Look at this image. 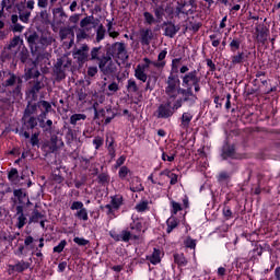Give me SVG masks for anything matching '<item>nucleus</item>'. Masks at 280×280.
<instances>
[{
    "instance_id": "30",
    "label": "nucleus",
    "mask_w": 280,
    "mask_h": 280,
    "mask_svg": "<svg viewBox=\"0 0 280 280\" xmlns=\"http://www.w3.org/2000/svg\"><path fill=\"white\" fill-rule=\"evenodd\" d=\"M151 264L156 265L161 264V250L154 248L152 256L149 258Z\"/></svg>"
},
{
    "instance_id": "58",
    "label": "nucleus",
    "mask_w": 280,
    "mask_h": 280,
    "mask_svg": "<svg viewBox=\"0 0 280 280\" xmlns=\"http://www.w3.org/2000/svg\"><path fill=\"white\" fill-rule=\"evenodd\" d=\"M40 45H51V38L42 36L39 37Z\"/></svg>"
},
{
    "instance_id": "2",
    "label": "nucleus",
    "mask_w": 280,
    "mask_h": 280,
    "mask_svg": "<svg viewBox=\"0 0 280 280\" xmlns=\"http://www.w3.org/2000/svg\"><path fill=\"white\" fill-rule=\"evenodd\" d=\"M166 95L167 102L160 104L158 109L154 112V117H156V119H170V117H172V115L183 106V102H185L183 98L176 101L177 96H172L170 94Z\"/></svg>"
},
{
    "instance_id": "18",
    "label": "nucleus",
    "mask_w": 280,
    "mask_h": 280,
    "mask_svg": "<svg viewBox=\"0 0 280 280\" xmlns=\"http://www.w3.org/2000/svg\"><path fill=\"white\" fill-rule=\"evenodd\" d=\"M191 2H177V7L175 9L176 16H180V14H189L191 12Z\"/></svg>"
},
{
    "instance_id": "5",
    "label": "nucleus",
    "mask_w": 280,
    "mask_h": 280,
    "mask_svg": "<svg viewBox=\"0 0 280 280\" xmlns=\"http://www.w3.org/2000/svg\"><path fill=\"white\" fill-rule=\"evenodd\" d=\"M135 78L140 80V82H147V91H154V86H156V81L159 78L156 75H149L145 73V70H141L140 68L135 69Z\"/></svg>"
},
{
    "instance_id": "22",
    "label": "nucleus",
    "mask_w": 280,
    "mask_h": 280,
    "mask_svg": "<svg viewBox=\"0 0 280 280\" xmlns=\"http://www.w3.org/2000/svg\"><path fill=\"white\" fill-rule=\"evenodd\" d=\"M55 73L59 80H65L66 74H65V66H62V60H58L57 63L55 65Z\"/></svg>"
},
{
    "instance_id": "23",
    "label": "nucleus",
    "mask_w": 280,
    "mask_h": 280,
    "mask_svg": "<svg viewBox=\"0 0 280 280\" xmlns=\"http://www.w3.org/2000/svg\"><path fill=\"white\" fill-rule=\"evenodd\" d=\"M192 119H194V115H191V113H189V112L184 113L180 118L182 128H189V124H191Z\"/></svg>"
},
{
    "instance_id": "49",
    "label": "nucleus",
    "mask_w": 280,
    "mask_h": 280,
    "mask_svg": "<svg viewBox=\"0 0 280 280\" xmlns=\"http://www.w3.org/2000/svg\"><path fill=\"white\" fill-rule=\"evenodd\" d=\"M49 112H42V115L38 116V121L40 124V128H45V119H47V114Z\"/></svg>"
},
{
    "instance_id": "35",
    "label": "nucleus",
    "mask_w": 280,
    "mask_h": 280,
    "mask_svg": "<svg viewBox=\"0 0 280 280\" xmlns=\"http://www.w3.org/2000/svg\"><path fill=\"white\" fill-rule=\"evenodd\" d=\"M244 62V52L232 56V65H242Z\"/></svg>"
},
{
    "instance_id": "24",
    "label": "nucleus",
    "mask_w": 280,
    "mask_h": 280,
    "mask_svg": "<svg viewBox=\"0 0 280 280\" xmlns=\"http://www.w3.org/2000/svg\"><path fill=\"white\" fill-rule=\"evenodd\" d=\"M110 205L113 209H119L124 205V197L121 195H115L112 197Z\"/></svg>"
},
{
    "instance_id": "46",
    "label": "nucleus",
    "mask_w": 280,
    "mask_h": 280,
    "mask_svg": "<svg viewBox=\"0 0 280 280\" xmlns=\"http://www.w3.org/2000/svg\"><path fill=\"white\" fill-rule=\"evenodd\" d=\"M93 143L95 145V150H100V148H102V145H104V139L102 137H96L93 140Z\"/></svg>"
},
{
    "instance_id": "7",
    "label": "nucleus",
    "mask_w": 280,
    "mask_h": 280,
    "mask_svg": "<svg viewBox=\"0 0 280 280\" xmlns=\"http://www.w3.org/2000/svg\"><path fill=\"white\" fill-rule=\"evenodd\" d=\"M90 60L98 62H104L105 60H110V56H108V50H104V47H93L90 51Z\"/></svg>"
},
{
    "instance_id": "4",
    "label": "nucleus",
    "mask_w": 280,
    "mask_h": 280,
    "mask_svg": "<svg viewBox=\"0 0 280 280\" xmlns=\"http://www.w3.org/2000/svg\"><path fill=\"white\" fill-rule=\"evenodd\" d=\"M107 55L109 58H118L119 60H128V50H126V44L116 42L106 46Z\"/></svg>"
},
{
    "instance_id": "63",
    "label": "nucleus",
    "mask_w": 280,
    "mask_h": 280,
    "mask_svg": "<svg viewBox=\"0 0 280 280\" xmlns=\"http://www.w3.org/2000/svg\"><path fill=\"white\" fill-rule=\"evenodd\" d=\"M168 178H171V185H176L177 183H178V175H176V174H172V175H170V177Z\"/></svg>"
},
{
    "instance_id": "47",
    "label": "nucleus",
    "mask_w": 280,
    "mask_h": 280,
    "mask_svg": "<svg viewBox=\"0 0 280 280\" xmlns=\"http://www.w3.org/2000/svg\"><path fill=\"white\" fill-rule=\"evenodd\" d=\"M28 78H38L40 75V72L36 68H31L27 71Z\"/></svg>"
},
{
    "instance_id": "11",
    "label": "nucleus",
    "mask_w": 280,
    "mask_h": 280,
    "mask_svg": "<svg viewBox=\"0 0 280 280\" xmlns=\"http://www.w3.org/2000/svg\"><path fill=\"white\" fill-rule=\"evenodd\" d=\"M25 1L26 0H23L15 4L20 20H22L23 23H27L30 21V16H32V11L27 9V7L25 5Z\"/></svg>"
},
{
    "instance_id": "14",
    "label": "nucleus",
    "mask_w": 280,
    "mask_h": 280,
    "mask_svg": "<svg viewBox=\"0 0 280 280\" xmlns=\"http://www.w3.org/2000/svg\"><path fill=\"white\" fill-rule=\"evenodd\" d=\"M25 38L28 43V47L31 48L32 51H36L38 49V43L40 40V37L38 36V33L36 32H28L25 34Z\"/></svg>"
},
{
    "instance_id": "51",
    "label": "nucleus",
    "mask_w": 280,
    "mask_h": 280,
    "mask_svg": "<svg viewBox=\"0 0 280 280\" xmlns=\"http://www.w3.org/2000/svg\"><path fill=\"white\" fill-rule=\"evenodd\" d=\"M108 91L112 92V94L117 93V91H119V83H117V82H112V83L108 85Z\"/></svg>"
},
{
    "instance_id": "59",
    "label": "nucleus",
    "mask_w": 280,
    "mask_h": 280,
    "mask_svg": "<svg viewBox=\"0 0 280 280\" xmlns=\"http://www.w3.org/2000/svg\"><path fill=\"white\" fill-rule=\"evenodd\" d=\"M229 178H230V175L226 172H222V173L219 174V182L220 183H223V180H229Z\"/></svg>"
},
{
    "instance_id": "50",
    "label": "nucleus",
    "mask_w": 280,
    "mask_h": 280,
    "mask_svg": "<svg viewBox=\"0 0 280 280\" xmlns=\"http://www.w3.org/2000/svg\"><path fill=\"white\" fill-rule=\"evenodd\" d=\"M185 246L187 248H196V240H194L191 237H187L185 241Z\"/></svg>"
},
{
    "instance_id": "53",
    "label": "nucleus",
    "mask_w": 280,
    "mask_h": 280,
    "mask_svg": "<svg viewBox=\"0 0 280 280\" xmlns=\"http://www.w3.org/2000/svg\"><path fill=\"white\" fill-rule=\"evenodd\" d=\"M74 244H78V246H86L89 244V241L85 238L74 237L73 238Z\"/></svg>"
},
{
    "instance_id": "62",
    "label": "nucleus",
    "mask_w": 280,
    "mask_h": 280,
    "mask_svg": "<svg viewBox=\"0 0 280 280\" xmlns=\"http://www.w3.org/2000/svg\"><path fill=\"white\" fill-rule=\"evenodd\" d=\"M43 89V85L40 84L39 81H37L34 85H33V93H38V91H40Z\"/></svg>"
},
{
    "instance_id": "15",
    "label": "nucleus",
    "mask_w": 280,
    "mask_h": 280,
    "mask_svg": "<svg viewBox=\"0 0 280 280\" xmlns=\"http://www.w3.org/2000/svg\"><path fill=\"white\" fill-rule=\"evenodd\" d=\"M139 37L141 45H150L152 38H154V33L150 28H141Z\"/></svg>"
},
{
    "instance_id": "38",
    "label": "nucleus",
    "mask_w": 280,
    "mask_h": 280,
    "mask_svg": "<svg viewBox=\"0 0 280 280\" xmlns=\"http://www.w3.org/2000/svg\"><path fill=\"white\" fill-rule=\"evenodd\" d=\"M38 220H43V214L35 209L30 218V222H38Z\"/></svg>"
},
{
    "instance_id": "37",
    "label": "nucleus",
    "mask_w": 280,
    "mask_h": 280,
    "mask_svg": "<svg viewBox=\"0 0 280 280\" xmlns=\"http://www.w3.org/2000/svg\"><path fill=\"white\" fill-rule=\"evenodd\" d=\"M154 14H155L158 21H162L163 15L165 14V9H163V5H160V7L155 8L154 9Z\"/></svg>"
},
{
    "instance_id": "55",
    "label": "nucleus",
    "mask_w": 280,
    "mask_h": 280,
    "mask_svg": "<svg viewBox=\"0 0 280 280\" xmlns=\"http://www.w3.org/2000/svg\"><path fill=\"white\" fill-rule=\"evenodd\" d=\"M172 207H173V213L174 215H176L178 213V211H182V207H180V203L176 202V201H173L172 202Z\"/></svg>"
},
{
    "instance_id": "44",
    "label": "nucleus",
    "mask_w": 280,
    "mask_h": 280,
    "mask_svg": "<svg viewBox=\"0 0 280 280\" xmlns=\"http://www.w3.org/2000/svg\"><path fill=\"white\" fill-rule=\"evenodd\" d=\"M65 246H67V241L63 240L61 241L58 246L54 247V253H62V250H65Z\"/></svg>"
},
{
    "instance_id": "12",
    "label": "nucleus",
    "mask_w": 280,
    "mask_h": 280,
    "mask_svg": "<svg viewBox=\"0 0 280 280\" xmlns=\"http://www.w3.org/2000/svg\"><path fill=\"white\" fill-rule=\"evenodd\" d=\"M52 16H54V24L55 25H65L67 23V13H65V9L62 8H55L52 10Z\"/></svg>"
},
{
    "instance_id": "10",
    "label": "nucleus",
    "mask_w": 280,
    "mask_h": 280,
    "mask_svg": "<svg viewBox=\"0 0 280 280\" xmlns=\"http://www.w3.org/2000/svg\"><path fill=\"white\" fill-rule=\"evenodd\" d=\"M98 69L102 71L104 75H113V73L117 72V66L113 62V58L105 59L98 63Z\"/></svg>"
},
{
    "instance_id": "13",
    "label": "nucleus",
    "mask_w": 280,
    "mask_h": 280,
    "mask_svg": "<svg viewBox=\"0 0 280 280\" xmlns=\"http://www.w3.org/2000/svg\"><path fill=\"white\" fill-rule=\"evenodd\" d=\"M162 27L164 30V36L168 38H174V36L180 32V26H176L172 22H163Z\"/></svg>"
},
{
    "instance_id": "64",
    "label": "nucleus",
    "mask_w": 280,
    "mask_h": 280,
    "mask_svg": "<svg viewBox=\"0 0 280 280\" xmlns=\"http://www.w3.org/2000/svg\"><path fill=\"white\" fill-rule=\"evenodd\" d=\"M223 215H225V218H231L233 215V212L231 211V208L225 207L223 209Z\"/></svg>"
},
{
    "instance_id": "54",
    "label": "nucleus",
    "mask_w": 280,
    "mask_h": 280,
    "mask_svg": "<svg viewBox=\"0 0 280 280\" xmlns=\"http://www.w3.org/2000/svg\"><path fill=\"white\" fill-rule=\"evenodd\" d=\"M66 139H68V141H75V133L73 132V129H68Z\"/></svg>"
},
{
    "instance_id": "21",
    "label": "nucleus",
    "mask_w": 280,
    "mask_h": 280,
    "mask_svg": "<svg viewBox=\"0 0 280 280\" xmlns=\"http://www.w3.org/2000/svg\"><path fill=\"white\" fill-rule=\"evenodd\" d=\"M16 215L18 218V229H23L25 226V222H27V218L23 214V206L16 207Z\"/></svg>"
},
{
    "instance_id": "26",
    "label": "nucleus",
    "mask_w": 280,
    "mask_h": 280,
    "mask_svg": "<svg viewBox=\"0 0 280 280\" xmlns=\"http://www.w3.org/2000/svg\"><path fill=\"white\" fill-rule=\"evenodd\" d=\"M107 150L108 154L112 156V159H115V139L107 137L106 138Z\"/></svg>"
},
{
    "instance_id": "3",
    "label": "nucleus",
    "mask_w": 280,
    "mask_h": 280,
    "mask_svg": "<svg viewBox=\"0 0 280 280\" xmlns=\"http://www.w3.org/2000/svg\"><path fill=\"white\" fill-rule=\"evenodd\" d=\"M3 89H12L11 95H23V78L9 72V78L2 83Z\"/></svg>"
},
{
    "instance_id": "52",
    "label": "nucleus",
    "mask_w": 280,
    "mask_h": 280,
    "mask_svg": "<svg viewBox=\"0 0 280 280\" xmlns=\"http://www.w3.org/2000/svg\"><path fill=\"white\" fill-rule=\"evenodd\" d=\"M128 174H130V170H128L126 166H121L118 173L119 178H126Z\"/></svg>"
},
{
    "instance_id": "25",
    "label": "nucleus",
    "mask_w": 280,
    "mask_h": 280,
    "mask_svg": "<svg viewBox=\"0 0 280 280\" xmlns=\"http://www.w3.org/2000/svg\"><path fill=\"white\" fill-rule=\"evenodd\" d=\"M27 268H30V262L23 260L12 266V270L15 272H23V270H27Z\"/></svg>"
},
{
    "instance_id": "40",
    "label": "nucleus",
    "mask_w": 280,
    "mask_h": 280,
    "mask_svg": "<svg viewBox=\"0 0 280 280\" xmlns=\"http://www.w3.org/2000/svg\"><path fill=\"white\" fill-rule=\"evenodd\" d=\"M136 211L139 213H143V211H148V201H141L136 206Z\"/></svg>"
},
{
    "instance_id": "57",
    "label": "nucleus",
    "mask_w": 280,
    "mask_h": 280,
    "mask_svg": "<svg viewBox=\"0 0 280 280\" xmlns=\"http://www.w3.org/2000/svg\"><path fill=\"white\" fill-rule=\"evenodd\" d=\"M88 75H90V78H94V75H97V67H90L88 69Z\"/></svg>"
},
{
    "instance_id": "39",
    "label": "nucleus",
    "mask_w": 280,
    "mask_h": 280,
    "mask_svg": "<svg viewBox=\"0 0 280 280\" xmlns=\"http://www.w3.org/2000/svg\"><path fill=\"white\" fill-rule=\"evenodd\" d=\"M144 21L148 23V25H152L153 23H156V19H154V15L150 12H144L143 13Z\"/></svg>"
},
{
    "instance_id": "36",
    "label": "nucleus",
    "mask_w": 280,
    "mask_h": 280,
    "mask_svg": "<svg viewBox=\"0 0 280 280\" xmlns=\"http://www.w3.org/2000/svg\"><path fill=\"white\" fill-rule=\"evenodd\" d=\"M93 21H95V18L93 15L86 16L80 22V27H86V25L93 24Z\"/></svg>"
},
{
    "instance_id": "61",
    "label": "nucleus",
    "mask_w": 280,
    "mask_h": 280,
    "mask_svg": "<svg viewBox=\"0 0 280 280\" xmlns=\"http://www.w3.org/2000/svg\"><path fill=\"white\" fill-rule=\"evenodd\" d=\"M100 183H108V175L106 173H102L98 175Z\"/></svg>"
},
{
    "instance_id": "56",
    "label": "nucleus",
    "mask_w": 280,
    "mask_h": 280,
    "mask_svg": "<svg viewBox=\"0 0 280 280\" xmlns=\"http://www.w3.org/2000/svg\"><path fill=\"white\" fill-rule=\"evenodd\" d=\"M40 133L38 132H35L32 135L31 137V144L32 145H38V137H39Z\"/></svg>"
},
{
    "instance_id": "42",
    "label": "nucleus",
    "mask_w": 280,
    "mask_h": 280,
    "mask_svg": "<svg viewBox=\"0 0 280 280\" xmlns=\"http://www.w3.org/2000/svg\"><path fill=\"white\" fill-rule=\"evenodd\" d=\"M37 103L39 105V108H40V106H43V108H45L44 112H46V113H50L51 112V104L49 102H47V101H39Z\"/></svg>"
},
{
    "instance_id": "9",
    "label": "nucleus",
    "mask_w": 280,
    "mask_h": 280,
    "mask_svg": "<svg viewBox=\"0 0 280 280\" xmlns=\"http://www.w3.org/2000/svg\"><path fill=\"white\" fill-rule=\"evenodd\" d=\"M73 58L78 61L79 65H84V62H88V60H90L89 45L83 44L81 47L74 49Z\"/></svg>"
},
{
    "instance_id": "48",
    "label": "nucleus",
    "mask_w": 280,
    "mask_h": 280,
    "mask_svg": "<svg viewBox=\"0 0 280 280\" xmlns=\"http://www.w3.org/2000/svg\"><path fill=\"white\" fill-rule=\"evenodd\" d=\"M77 95H78L79 102H85L86 92L84 91V89H80L79 91H77Z\"/></svg>"
},
{
    "instance_id": "29",
    "label": "nucleus",
    "mask_w": 280,
    "mask_h": 280,
    "mask_svg": "<svg viewBox=\"0 0 280 280\" xmlns=\"http://www.w3.org/2000/svg\"><path fill=\"white\" fill-rule=\"evenodd\" d=\"M127 91L129 93H137L139 91V85H137V81L129 79L127 82Z\"/></svg>"
},
{
    "instance_id": "45",
    "label": "nucleus",
    "mask_w": 280,
    "mask_h": 280,
    "mask_svg": "<svg viewBox=\"0 0 280 280\" xmlns=\"http://www.w3.org/2000/svg\"><path fill=\"white\" fill-rule=\"evenodd\" d=\"M8 178L9 180H16V178H19V171L16 168H12L9 172Z\"/></svg>"
},
{
    "instance_id": "17",
    "label": "nucleus",
    "mask_w": 280,
    "mask_h": 280,
    "mask_svg": "<svg viewBox=\"0 0 280 280\" xmlns=\"http://www.w3.org/2000/svg\"><path fill=\"white\" fill-rule=\"evenodd\" d=\"M223 161L226 159H240V155L235 152V145H225L221 154Z\"/></svg>"
},
{
    "instance_id": "41",
    "label": "nucleus",
    "mask_w": 280,
    "mask_h": 280,
    "mask_svg": "<svg viewBox=\"0 0 280 280\" xmlns=\"http://www.w3.org/2000/svg\"><path fill=\"white\" fill-rule=\"evenodd\" d=\"M257 40L258 43H266V40H268V32L266 31H260L259 34L257 35Z\"/></svg>"
},
{
    "instance_id": "6",
    "label": "nucleus",
    "mask_w": 280,
    "mask_h": 280,
    "mask_svg": "<svg viewBox=\"0 0 280 280\" xmlns=\"http://www.w3.org/2000/svg\"><path fill=\"white\" fill-rule=\"evenodd\" d=\"M38 126V118L35 116H23L22 117V127L20 129V135L30 139V132L27 130H34Z\"/></svg>"
},
{
    "instance_id": "33",
    "label": "nucleus",
    "mask_w": 280,
    "mask_h": 280,
    "mask_svg": "<svg viewBox=\"0 0 280 280\" xmlns=\"http://www.w3.org/2000/svg\"><path fill=\"white\" fill-rule=\"evenodd\" d=\"M19 43H21V37L16 36L13 37L9 45H7L5 49H9V51H12L14 48L19 46Z\"/></svg>"
},
{
    "instance_id": "32",
    "label": "nucleus",
    "mask_w": 280,
    "mask_h": 280,
    "mask_svg": "<svg viewBox=\"0 0 280 280\" xmlns=\"http://www.w3.org/2000/svg\"><path fill=\"white\" fill-rule=\"evenodd\" d=\"M104 36H106V28H104V25L101 24L96 31V43L104 40Z\"/></svg>"
},
{
    "instance_id": "8",
    "label": "nucleus",
    "mask_w": 280,
    "mask_h": 280,
    "mask_svg": "<svg viewBox=\"0 0 280 280\" xmlns=\"http://www.w3.org/2000/svg\"><path fill=\"white\" fill-rule=\"evenodd\" d=\"M70 209L71 211H77L74 213V218H78V220H83V222L89 220V212L86 211V208H84V203L82 201L72 202Z\"/></svg>"
},
{
    "instance_id": "16",
    "label": "nucleus",
    "mask_w": 280,
    "mask_h": 280,
    "mask_svg": "<svg viewBox=\"0 0 280 280\" xmlns=\"http://www.w3.org/2000/svg\"><path fill=\"white\" fill-rule=\"evenodd\" d=\"M143 65H138L136 68L142 70V71H148V69H150V66L152 65L153 67H156V69H163V67H165V62L161 61V62H156V61H152L148 58L143 59Z\"/></svg>"
},
{
    "instance_id": "34",
    "label": "nucleus",
    "mask_w": 280,
    "mask_h": 280,
    "mask_svg": "<svg viewBox=\"0 0 280 280\" xmlns=\"http://www.w3.org/2000/svg\"><path fill=\"white\" fill-rule=\"evenodd\" d=\"M240 45H242V39L237 37L233 38L230 43L231 51H236L237 49H240Z\"/></svg>"
},
{
    "instance_id": "27",
    "label": "nucleus",
    "mask_w": 280,
    "mask_h": 280,
    "mask_svg": "<svg viewBox=\"0 0 280 280\" xmlns=\"http://www.w3.org/2000/svg\"><path fill=\"white\" fill-rule=\"evenodd\" d=\"M166 224H167L166 232L172 233V231H174V229H176L178 226V221L176 220V218H170L166 221Z\"/></svg>"
},
{
    "instance_id": "43",
    "label": "nucleus",
    "mask_w": 280,
    "mask_h": 280,
    "mask_svg": "<svg viewBox=\"0 0 280 280\" xmlns=\"http://www.w3.org/2000/svg\"><path fill=\"white\" fill-rule=\"evenodd\" d=\"M121 242H130L132 240V234L126 230H124L121 233Z\"/></svg>"
},
{
    "instance_id": "19",
    "label": "nucleus",
    "mask_w": 280,
    "mask_h": 280,
    "mask_svg": "<svg viewBox=\"0 0 280 280\" xmlns=\"http://www.w3.org/2000/svg\"><path fill=\"white\" fill-rule=\"evenodd\" d=\"M38 108H40L38 105V102L37 103L28 102L24 110L23 117H34V115H38Z\"/></svg>"
},
{
    "instance_id": "1",
    "label": "nucleus",
    "mask_w": 280,
    "mask_h": 280,
    "mask_svg": "<svg viewBox=\"0 0 280 280\" xmlns=\"http://www.w3.org/2000/svg\"><path fill=\"white\" fill-rule=\"evenodd\" d=\"M200 80L198 75V70H192L182 77L183 86L180 88V79L178 75L171 73L166 79L165 95H171V97H178L182 95L184 102H190L194 104L197 97L194 95L191 86L195 89V93H200Z\"/></svg>"
},
{
    "instance_id": "20",
    "label": "nucleus",
    "mask_w": 280,
    "mask_h": 280,
    "mask_svg": "<svg viewBox=\"0 0 280 280\" xmlns=\"http://www.w3.org/2000/svg\"><path fill=\"white\" fill-rule=\"evenodd\" d=\"M13 196L18 198L20 205H31L30 198H27V192H25L23 189H15L13 191Z\"/></svg>"
},
{
    "instance_id": "28",
    "label": "nucleus",
    "mask_w": 280,
    "mask_h": 280,
    "mask_svg": "<svg viewBox=\"0 0 280 280\" xmlns=\"http://www.w3.org/2000/svg\"><path fill=\"white\" fill-rule=\"evenodd\" d=\"M84 119H86V115H84V114H73L70 117V124L72 126H75L78 124V121H84Z\"/></svg>"
},
{
    "instance_id": "31",
    "label": "nucleus",
    "mask_w": 280,
    "mask_h": 280,
    "mask_svg": "<svg viewBox=\"0 0 280 280\" xmlns=\"http://www.w3.org/2000/svg\"><path fill=\"white\" fill-rule=\"evenodd\" d=\"M174 261L177 266H187V258H185V255L183 254H175Z\"/></svg>"
},
{
    "instance_id": "60",
    "label": "nucleus",
    "mask_w": 280,
    "mask_h": 280,
    "mask_svg": "<svg viewBox=\"0 0 280 280\" xmlns=\"http://www.w3.org/2000/svg\"><path fill=\"white\" fill-rule=\"evenodd\" d=\"M167 56V51L166 50H162L159 56H158V60L159 61H155V62H165L163 60H165V57Z\"/></svg>"
}]
</instances>
